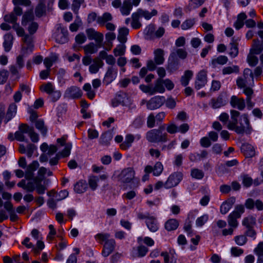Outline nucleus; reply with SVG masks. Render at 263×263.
I'll use <instances>...</instances> for the list:
<instances>
[{
  "label": "nucleus",
  "instance_id": "4d7b16f0",
  "mask_svg": "<svg viewBox=\"0 0 263 263\" xmlns=\"http://www.w3.org/2000/svg\"><path fill=\"white\" fill-rule=\"evenodd\" d=\"M84 3V0H73L72 4V9L77 13L81 4Z\"/></svg>",
  "mask_w": 263,
  "mask_h": 263
},
{
  "label": "nucleus",
  "instance_id": "f8f14e48",
  "mask_svg": "<svg viewBox=\"0 0 263 263\" xmlns=\"http://www.w3.org/2000/svg\"><path fill=\"white\" fill-rule=\"evenodd\" d=\"M206 82V72L203 70L200 71L197 75V80L195 82V88L200 89L205 86Z\"/></svg>",
  "mask_w": 263,
  "mask_h": 263
},
{
  "label": "nucleus",
  "instance_id": "de8ad7c7",
  "mask_svg": "<svg viewBox=\"0 0 263 263\" xmlns=\"http://www.w3.org/2000/svg\"><path fill=\"white\" fill-rule=\"evenodd\" d=\"M83 88L87 92V96L89 99H92L95 97V92L92 90L91 86L89 83L85 84Z\"/></svg>",
  "mask_w": 263,
  "mask_h": 263
},
{
  "label": "nucleus",
  "instance_id": "4c0bfd02",
  "mask_svg": "<svg viewBox=\"0 0 263 263\" xmlns=\"http://www.w3.org/2000/svg\"><path fill=\"white\" fill-rule=\"evenodd\" d=\"M140 17L137 12L132 14L131 25L134 29H138L141 27V24L139 21Z\"/></svg>",
  "mask_w": 263,
  "mask_h": 263
},
{
  "label": "nucleus",
  "instance_id": "13d9d810",
  "mask_svg": "<svg viewBox=\"0 0 263 263\" xmlns=\"http://www.w3.org/2000/svg\"><path fill=\"white\" fill-rule=\"evenodd\" d=\"M68 196V192L66 190L61 191L55 195V201H59L65 199Z\"/></svg>",
  "mask_w": 263,
  "mask_h": 263
},
{
  "label": "nucleus",
  "instance_id": "58836bf2",
  "mask_svg": "<svg viewBox=\"0 0 263 263\" xmlns=\"http://www.w3.org/2000/svg\"><path fill=\"white\" fill-rule=\"evenodd\" d=\"M58 60V55L56 54H51L49 57L44 59V63L46 66H51L55 64Z\"/></svg>",
  "mask_w": 263,
  "mask_h": 263
},
{
  "label": "nucleus",
  "instance_id": "473e14b6",
  "mask_svg": "<svg viewBox=\"0 0 263 263\" xmlns=\"http://www.w3.org/2000/svg\"><path fill=\"white\" fill-rule=\"evenodd\" d=\"M112 138V134L110 132H106L102 134L100 137V142L101 144L108 145Z\"/></svg>",
  "mask_w": 263,
  "mask_h": 263
},
{
  "label": "nucleus",
  "instance_id": "e433bc0d",
  "mask_svg": "<svg viewBox=\"0 0 263 263\" xmlns=\"http://www.w3.org/2000/svg\"><path fill=\"white\" fill-rule=\"evenodd\" d=\"M135 138L132 135H127L126 136L125 141L120 145V147L123 149H127L134 142Z\"/></svg>",
  "mask_w": 263,
  "mask_h": 263
},
{
  "label": "nucleus",
  "instance_id": "f257e3e1",
  "mask_svg": "<svg viewBox=\"0 0 263 263\" xmlns=\"http://www.w3.org/2000/svg\"><path fill=\"white\" fill-rule=\"evenodd\" d=\"M46 174L50 176L52 175V172L44 167H41L37 171L38 176L34 177L32 181L27 183L25 179H23L18 183L17 185L27 192H31L36 189L38 194H43L46 188L42 184V182L44 179V175Z\"/></svg>",
  "mask_w": 263,
  "mask_h": 263
},
{
  "label": "nucleus",
  "instance_id": "6e6d98bb",
  "mask_svg": "<svg viewBox=\"0 0 263 263\" xmlns=\"http://www.w3.org/2000/svg\"><path fill=\"white\" fill-rule=\"evenodd\" d=\"M35 127L43 134L45 135L47 133V128L44 126V122L42 120H37L35 123Z\"/></svg>",
  "mask_w": 263,
  "mask_h": 263
},
{
  "label": "nucleus",
  "instance_id": "bf43d9fd",
  "mask_svg": "<svg viewBox=\"0 0 263 263\" xmlns=\"http://www.w3.org/2000/svg\"><path fill=\"white\" fill-rule=\"evenodd\" d=\"M208 215H203L197 219L196 224L198 227H201L208 221Z\"/></svg>",
  "mask_w": 263,
  "mask_h": 263
},
{
  "label": "nucleus",
  "instance_id": "1a4fd4ad",
  "mask_svg": "<svg viewBox=\"0 0 263 263\" xmlns=\"http://www.w3.org/2000/svg\"><path fill=\"white\" fill-rule=\"evenodd\" d=\"M165 102V99L163 96H156L147 102V107L154 110L160 107Z\"/></svg>",
  "mask_w": 263,
  "mask_h": 263
},
{
  "label": "nucleus",
  "instance_id": "052dcab7",
  "mask_svg": "<svg viewBox=\"0 0 263 263\" xmlns=\"http://www.w3.org/2000/svg\"><path fill=\"white\" fill-rule=\"evenodd\" d=\"M28 130H29V131L28 132V134H29V136H30L32 141L33 142H37L39 140L38 135L37 134H36L35 133H34L33 129L32 127H30L29 126H28Z\"/></svg>",
  "mask_w": 263,
  "mask_h": 263
},
{
  "label": "nucleus",
  "instance_id": "6e6552de",
  "mask_svg": "<svg viewBox=\"0 0 263 263\" xmlns=\"http://www.w3.org/2000/svg\"><path fill=\"white\" fill-rule=\"evenodd\" d=\"M154 59L153 60L148 61L147 66H155V65H161L164 61V51L162 49H157L154 51Z\"/></svg>",
  "mask_w": 263,
  "mask_h": 263
},
{
  "label": "nucleus",
  "instance_id": "20e7f679",
  "mask_svg": "<svg viewBox=\"0 0 263 263\" xmlns=\"http://www.w3.org/2000/svg\"><path fill=\"white\" fill-rule=\"evenodd\" d=\"M164 129L163 125L161 126L158 129H152L147 132L146 138L151 143L165 142L167 141V134L163 133Z\"/></svg>",
  "mask_w": 263,
  "mask_h": 263
},
{
  "label": "nucleus",
  "instance_id": "f3484780",
  "mask_svg": "<svg viewBox=\"0 0 263 263\" xmlns=\"http://www.w3.org/2000/svg\"><path fill=\"white\" fill-rule=\"evenodd\" d=\"M115 241L114 239L107 240L103 247L102 254L104 256H108L114 250Z\"/></svg>",
  "mask_w": 263,
  "mask_h": 263
},
{
  "label": "nucleus",
  "instance_id": "a211bd4d",
  "mask_svg": "<svg viewBox=\"0 0 263 263\" xmlns=\"http://www.w3.org/2000/svg\"><path fill=\"white\" fill-rule=\"evenodd\" d=\"M177 55L180 58L184 59L187 56V52L183 49H178L176 52H173L171 54L168 61H171L172 63H175V61L177 60L176 58Z\"/></svg>",
  "mask_w": 263,
  "mask_h": 263
},
{
  "label": "nucleus",
  "instance_id": "412c9836",
  "mask_svg": "<svg viewBox=\"0 0 263 263\" xmlns=\"http://www.w3.org/2000/svg\"><path fill=\"white\" fill-rule=\"evenodd\" d=\"M112 16L109 12L104 13L102 16L97 17V22L101 26H104L106 23L112 20Z\"/></svg>",
  "mask_w": 263,
  "mask_h": 263
},
{
  "label": "nucleus",
  "instance_id": "37998d69",
  "mask_svg": "<svg viewBox=\"0 0 263 263\" xmlns=\"http://www.w3.org/2000/svg\"><path fill=\"white\" fill-rule=\"evenodd\" d=\"M191 176L196 179H201L204 177V173L202 170L198 168L192 170L191 172Z\"/></svg>",
  "mask_w": 263,
  "mask_h": 263
},
{
  "label": "nucleus",
  "instance_id": "4468645a",
  "mask_svg": "<svg viewBox=\"0 0 263 263\" xmlns=\"http://www.w3.org/2000/svg\"><path fill=\"white\" fill-rule=\"evenodd\" d=\"M39 166V163L37 161H33L31 163L29 164L25 171V177L26 179L30 180L32 179L34 175L33 172Z\"/></svg>",
  "mask_w": 263,
  "mask_h": 263
},
{
  "label": "nucleus",
  "instance_id": "a878e982",
  "mask_svg": "<svg viewBox=\"0 0 263 263\" xmlns=\"http://www.w3.org/2000/svg\"><path fill=\"white\" fill-rule=\"evenodd\" d=\"M179 226L178 221L175 219L167 220L165 224V228L168 231L176 230Z\"/></svg>",
  "mask_w": 263,
  "mask_h": 263
},
{
  "label": "nucleus",
  "instance_id": "ddd939ff",
  "mask_svg": "<svg viewBox=\"0 0 263 263\" xmlns=\"http://www.w3.org/2000/svg\"><path fill=\"white\" fill-rule=\"evenodd\" d=\"M28 126L27 124H22L19 127V130L15 133V138L20 141H27L24 134L28 133Z\"/></svg>",
  "mask_w": 263,
  "mask_h": 263
},
{
  "label": "nucleus",
  "instance_id": "6ab92c4d",
  "mask_svg": "<svg viewBox=\"0 0 263 263\" xmlns=\"http://www.w3.org/2000/svg\"><path fill=\"white\" fill-rule=\"evenodd\" d=\"M146 224L148 229L152 232H155L159 229L156 219L153 216L147 217L146 220Z\"/></svg>",
  "mask_w": 263,
  "mask_h": 263
},
{
  "label": "nucleus",
  "instance_id": "680f3d73",
  "mask_svg": "<svg viewBox=\"0 0 263 263\" xmlns=\"http://www.w3.org/2000/svg\"><path fill=\"white\" fill-rule=\"evenodd\" d=\"M140 89L144 92L148 93L149 95H153L154 92L152 90V86L141 85L140 86Z\"/></svg>",
  "mask_w": 263,
  "mask_h": 263
},
{
  "label": "nucleus",
  "instance_id": "ea45409f",
  "mask_svg": "<svg viewBox=\"0 0 263 263\" xmlns=\"http://www.w3.org/2000/svg\"><path fill=\"white\" fill-rule=\"evenodd\" d=\"M125 95H118L112 101V105L113 106H117L119 104L124 105L125 104L124 99H125Z\"/></svg>",
  "mask_w": 263,
  "mask_h": 263
},
{
  "label": "nucleus",
  "instance_id": "5fc2aeb1",
  "mask_svg": "<svg viewBox=\"0 0 263 263\" xmlns=\"http://www.w3.org/2000/svg\"><path fill=\"white\" fill-rule=\"evenodd\" d=\"M125 51V46L124 45H119L114 50V53L115 56H120L124 54Z\"/></svg>",
  "mask_w": 263,
  "mask_h": 263
},
{
  "label": "nucleus",
  "instance_id": "f704fd0d",
  "mask_svg": "<svg viewBox=\"0 0 263 263\" xmlns=\"http://www.w3.org/2000/svg\"><path fill=\"white\" fill-rule=\"evenodd\" d=\"M132 8V4L130 2L125 1L123 2L122 6L121 7L120 11L122 14L127 15L130 13Z\"/></svg>",
  "mask_w": 263,
  "mask_h": 263
},
{
  "label": "nucleus",
  "instance_id": "8fccbe9b",
  "mask_svg": "<svg viewBox=\"0 0 263 263\" xmlns=\"http://www.w3.org/2000/svg\"><path fill=\"white\" fill-rule=\"evenodd\" d=\"M255 52H251V51H250V53H249L247 58V61L250 65H254L257 64L258 62V59L254 55Z\"/></svg>",
  "mask_w": 263,
  "mask_h": 263
},
{
  "label": "nucleus",
  "instance_id": "c85d7f7f",
  "mask_svg": "<svg viewBox=\"0 0 263 263\" xmlns=\"http://www.w3.org/2000/svg\"><path fill=\"white\" fill-rule=\"evenodd\" d=\"M193 76V72L191 70H186L184 74L181 77L180 82L183 86H186L189 84L190 80Z\"/></svg>",
  "mask_w": 263,
  "mask_h": 263
},
{
  "label": "nucleus",
  "instance_id": "4be33fe9",
  "mask_svg": "<svg viewBox=\"0 0 263 263\" xmlns=\"http://www.w3.org/2000/svg\"><path fill=\"white\" fill-rule=\"evenodd\" d=\"M241 151L247 157H252L255 155L254 148L250 144H243L241 146Z\"/></svg>",
  "mask_w": 263,
  "mask_h": 263
},
{
  "label": "nucleus",
  "instance_id": "0e129e2a",
  "mask_svg": "<svg viewBox=\"0 0 263 263\" xmlns=\"http://www.w3.org/2000/svg\"><path fill=\"white\" fill-rule=\"evenodd\" d=\"M28 24V30L29 34L31 35L34 34L38 28V24L34 22Z\"/></svg>",
  "mask_w": 263,
  "mask_h": 263
},
{
  "label": "nucleus",
  "instance_id": "338daca9",
  "mask_svg": "<svg viewBox=\"0 0 263 263\" xmlns=\"http://www.w3.org/2000/svg\"><path fill=\"white\" fill-rule=\"evenodd\" d=\"M178 127L174 123L168 124L166 127L167 132L171 134H174L177 132Z\"/></svg>",
  "mask_w": 263,
  "mask_h": 263
},
{
  "label": "nucleus",
  "instance_id": "a19ab883",
  "mask_svg": "<svg viewBox=\"0 0 263 263\" xmlns=\"http://www.w3.org/2000/svg\"><path fill=\"white\" fill-rule=\"evenodd\" d=\"M13 36L10 34H7L5 36V41L4 46L6 51H9L12 44Z\"/></svg>",
  "mask_w": 263,
  "mask_h": 263
},
{
  "label": "nucleus",
  "instance_id": "79ce46f5",
  "mask_svg": "<svg viewBox=\"0 0 263 263\" xmlns=\"http://www.w3.org/2000/svg\"><path fill=\"white\" fill-rule=\"evenodd\" d=\"M99 178L97 176H92L88 179V185L89 187L93 191L95 190L98 186Z\"/></svg>",
  "mask_w": 263,
  "mask_h": 263
},
{
  "label": "nucleus",
  "instance_id": "864d4df0",
  "mask_svg": "<svg viewBox=\"0 0 263 263\" xmlns=\"http://www.w3.org/2000/svg\"><path fill=\"white\" fill-rule=\"evenodd\" d=\"M163 169L162 163L160 162H156L153 168V174L155 176H159L162 173Z\"/></svg>",
  "mask_w": 263,
  "mask_h": 263
},
{
  "label": "nucleus",
  "instance_id": "2eb2a0df",
  "mask_svg": "<svg viewBox=\"0 0 263 263\" xmlns=\"http://www.w3.org/2000/svg\"><path fill=\"white\" fill-rule=\"evenodd\" d=\"M235 202V198L231 197L223 202L220 206V211L222 214H226L231 209Z\"/></svg>",
  "mask_w": 263,
  "mask_h": 263
},
{
  "label": "nucleus",
  "instance_id": "e2e57ef3",
  "mask_svg": "<svg viewBox=\"0 0 263 263\" xmlns=\"http://www.w3.org/2000/svg\"><path fill=\"white\" fill-rule=\"evenodd\" d=\"M235 240L238 245L242 246L246 243L247 239L244 235H240L235 237Z\"/></svg>",
  "mask_w": 263,
  "mask_h": 263
},
{
  "label": "nucleus",
  "instance_id": "9d476101",
  "mask_svg": "<svg viewBox=\"0 0 263 263\" xmlns=\"http://www.w3.org/2000/svg\"><path fill=\"white\" fill-rule=\"evenodd\" d=\"M86 33L89 39L95 40L97 47H101L102 46L103 34L102 33L96 31L93 29H89L87 30Z\"/></svg>",
  "mask_w": 263,
  "mask_h": 263
},
{
  "label": "nucleus",
  "instance_id": "7c9ffc66",
  "mask_svg": "<svg viewBox=\"0 0 263 263\" xmlns=\"http://www.w3.org/2000/svg\"><path fill=\"white\" fill-rule=\"evenodd\" d=\"M16 109L17 106L14 104H12L9 106L6 115V123L8 122L10 120H11L12 117L15 115Z\"/></svg>",
  "mask_w": 263,
  "mask_h": 263
},
{
  "label": "nucleus",
  "instance_id": "09e8293b",
  "mask_svg": "<svg viewBox=\"0 0 263 263\" xmlns=\"http://www.w3.org/2000/svg\"><path fill=\"white\" fill-rule=\"evenodd\" d=\"M228 60V59L226 56L220 55L216 59H213L212 63L213 65H224L227 63Z\"/></svg>",
  "mask_w": 263,
  "mask_h": 263
},
{
  "label": "nucleus",
  "instance_id": "774afa93",
  "mask_svg": "<svg viewBox=\"0 0 263 263\" xmlns=\"http://www.w3.org/2000/svg\"><path fill=\"white\" fill-rule=\"evenodd\" d=\"M242 183L244 186L246 187H249L252 185L253 183V180L248 175H244L243 176Z\"/></svg>",
  "mask_w": 263,
  "mask_h": 263
},
{
  "label": "nucleus",
  "instance_id": "c756f323",
  "mask_svg": "<svg viewBox=\"0 0 263 263\" xmlns=\"http://www.w3.org/2000/svg\"><path fill=\"white\" fill-rule=\"evenodd\" d=\"M87 188V185L85 181H80L77 182L74 186V191L78 194L84 192Z\"/></svg>",
  "mask_w": 263,
  "mask_h": 263
},
{
  "label": "nucleus",
  "instance_id": "49530a36",
  "mask_svg": "<svg viewBox=\"0 0 263 263\" xmlns=\"http://www.w3.org/2000/svg\"><path fill=\"white\" fill-rule=\"evenodd\" d=\"M148 252V249L144 246H140L138 247V253L135 254L133 253L134 257H143L146 255Z\"/></svg>",
  "mask_w": 263,
  "mask_h": 263
},
{
  "label": "nucleus",
  "instance_id": "c03bdc74",
  "mask_svg": "<svg viewBox=\"0 0 263 263\" xmlns=\"http://www.w3.org/2000/svg\"><path fill=\"white\" fill-rule=\"evenodd\" d=\"M97 47L93 43H91L84 47L86 54H92L97 51Z\"/></svg>",
  "mask_w": 263,
  "mask_h": 263
},
{
  "label": "nucleus",
  "instance_id": "aec40b11",
  "mask_svg": "<svg viewBox=\"0 0 263 263\" xmlns=\"http://www.w3.org/2000/svg\"><path fill=\"white\" fill-rule=\"evenodd\" d=\"M163 84V82L161 78H159L156 81L154 87L152 86L154 95L157 92L162 93L165 91V88Z\"/></svg>",
  "mask_w": 263,
  "mask_h": 263
},
{
  "label": "nucleus",
  "instance_id": "bb28decb",
  "mask_svg": "<svg viewBox=\"0 0 263 263\" xmlns=\"http://www.w3.org/2000/svg\"><path fill=\"white\" fill-rule=\"evenodd\" d=\"M250 50L251 52H254L256 54L259 53L263 50V42L260 43L258 40H254L253 44Z\"/></svg>",
  "mask_w": 263,
  "mask_h": 263
},
{
  "label": "nucleus",
  "instance_id": "5701e85b",
  "mask_svg": "<svg viewBox=\"0 0 263 263\" xmlns=\"http://www.w3.org/2000/svg\"><path fill=\"white\" fill-rule=\"evenodd\" d=\"M34 19V15L33 11H28L24 14L23 16L22 24L24 26L27 25L28 24L33 22L32 21Z\"/></svg>",
  "mask_w": 263,
  "mask_h": 263
},
{
  "label": "nucleus",
  "instance_id": "39448f33",
  "mask_svg": "<svg viewBox=\"0 0 263 263\" xmlns=\"http://www.w3.org/2000/svg\"><path fill=\"white\" fill-rule=\"evenodd\" d=\"M245 206L242 204H238L235 206L234 210L229 215L228 221L232 228H236L238 226L237 219L239 218L245 212Z\"/></svg>",
  "mask_w": 263,
  "mask_h": 263
},
{
  "label": "nucleus",
  "instance_id": "b1692460",
  "mask_svg": "<svg viewBox=\"0 0 263 263\" xmlns=\"http://www.w3.org/2000/svg\"><path fill=\"white\" fill-rule=\"evenodd\" d=\"M211 104L213 108H218L224 106L226 104V101L223 98L222 95H220L217 99H213L211 100Z\"/></svg>",
  "mask_w": 263,
  "mask_h": 263
},
{
  "label": "nucleus",
  "instance_id": "603ef678",
  "mask_svg": "<svg viewBox=\"0 0 263 263\" xmlns=\"http://www.w3.org/2000/svg\"><path fill=\"white\" fill-rule=\"evenodd\" d=\"M255 253L258 256V260L263 257V242H260L254 250Z\"/></svg>",
  "mask_w": 263,
  "mask_h": 263
},
{
  "label": "nucleus",
  "instance_id": "3c124183",
  "mask_svg": "<svg viewBox=\"0 0 263 263\" xmlns=\"http://www.w3.org/2000/svg\"><path fill=\"white\" fill-rule=\"evenodd\" d=\"M40 89L42 91L46 92L49 95L54 90L53 85L50 82L47 83L46 84L42 85L40 87Z\"/></svg>",
  "mask_w": 263,
  "mask_h": 263
},
{
  "label": "nucleus",
  "instance_id": "423d86ee",
  "mask_svg": "<svg viewBox=\"0 0 263 263\" xmlns=\"http://www.w3.org/2000/svg\"><path fill=\"white\" fill-rule=\"evenodd\" d=\"M183 175L181 172L172 174L164 183V187L170 189L177 185L182 179Z\"/></svg>",
  "mask_w": 263,
  "mask_h": 263
},
{
  "label": "nucleus",
  "instance_id": "9b49d317",
  "mask_svg": "<svg viewBox=\"0 0 263 263\" xmlns=\"http://www.w3.org/2000/svg\"><path fill=\"white\" fill-rule=\"evenodd\" d=\"M82 95V91L78 87L72 86L68 88L64 93V96L69 98H79Z\"/></svg>",
  "mask_w": 263,
  "mask_h": 263
},
{
  "label": "nucleus",
  "instance_id": "cd10ccee",
  "mask_svg": "<svg viewBox=\"0 0 263 263\" xmlns=\"http://www.w3.org/2000/svg\"><path fill=\"white\" fill-rule=\"evenodd\" d=\"M137 12L140 17H144L146 20H149L152 16H155L157 14V11L156 10H153L149 12L147 11L139 9Z\"/></svg>",
  "mask_w": 263,
  "mask_h": 263
},
{
  "label": "nucleus",
  "instance_id": "dca6fc26",
  "mask_svg": "<svg viewBox=\"0 0 263 263\" xmlns=\"http://www.w3.org/2000/svg\"><path fill=\"white\" fill-rule=\"evenodd\" d=\"M230 104L232 107H237L240 110H243L246 106L245 100L243 98H239L235 96H233L231 97Z\"/></svg>",
  "mask_w": 263,
  "mask_h": 263
},
{
  "label": "nucleus",
  "instance_id": "c9c22d12",
  "mask_svg": "<svg viewBox=\"0 0 263 263\" xmlns=\"http://www.w3.org/2000/svg\"><path fill=\"white\" fill-rule=\"evenodd\" d=\"M242 223L247 228H253L256 224V219L252 216H249L243 219Z\"/></svg>",
  "mask_w": 263,
  "mask_h": 263
},
{
  "label": "nucleus",
  "instance_id": "69168bd1",
  "mask_svg": "<svg viewBox=\"0 0 263 263\" xmlns=\"http://www.w3.org/2000/svg\"><path fill=\"white\" fill-rule=\"evenodd\" d=\"M239 69L237 67H226L223 68L222 72L224 74H230L233 72H238Z\"/></svg>",
  "mask_w": 263,
  "mask_h": 263
},
{
  "label": "nucleus",
  "instance_id": "a18cd8bd",
  "mask_svg": "<svg viewBox=\"0 0 263 263\" xmlns=\"http://www.w3.org/2000/svg\"><path fill=\"white\" fill-rule=\"evenodd\" d=\"M195 23L194 18H189L182 23L181 27L183 30H187L194 26Z\"/></svg>",
  "mask_w": 263,
  "mask_h": 263
},
{
  "label": "nucleus",
  "instance_id": "72a5a7b5",
  "mask_svg": "<svg viewBox=\"0 0 263 263\" xmlns=\"http://www.w3.org/2000/svg\"><path fill=\"white\" fill-rule=\"evenodd\" d=\"M116 74L117 71L112 67L109 68L105 76V81L110 83L116 78Z\"/></svg>",
  "mask_w": 263,
  "mask_h": 263
},
{
  "label": "nucleus",
  "instance_id": "f03ea898",
  "mask_svg": "<svg viewBox=\"0 0 263 263\" xmlns=\"http://www.w3.org/2000/svg\"><path fill=\"white\" fill-rule=\"evenodd\" d=\"M227 127L230 130H234L237 134L243 135L250 134L252 128L247 114H243L239 120V122H230Z\"/></svg>",
  "mask_w": 263,
  "mask_h": 263
},
{
  "label": "nucleus",
  "instance_id": "393cba45",
  "mask_svg": "<svg viewBox=\"0 0 263 263\" xmlns=\"http://www.w3.org/2000/svg\"><path fill=\"white\" fill-rule=\"evenodd\" d=\"M129 30L125 27L121 28L119 30V35L118 36V40L122 43H124L127 41V35L128 34Z\"/></svg>",
  "mask_w": 263,
  "mask_h": 263
},
{
  "label": "nucleus",
  "instance_id": "0eeeda50",
  "mask_svg": "<svg viewBox=\"0 0 263 263\" xmlns=\"http://www.w3.org/2000/svg\"><path fill=\"white\" fill-rule=\"evenodd\" d=\"M135 176V171L132 167H127L123 169L118 175V178L119 181L123 183H128L130 182Z\"/></svg>",
  "mask_w": 263,
  "mask_h": 263
},
{
  "label": "nucleus",
  "instance_id": "7ed1b4c3",
  "mask_svg": "<svg viewBox=\"0 0 263 263\" xmlns=\"http://www.w3.org/2000/svg\"><path fill=\"white\" fill-rule=\"evenodd\" d=\"M262 72V70L260 67H256L254 70L249 68H246L243 71V77L239 78L236 81L237 86L239 88H243L247 87V85L249 83L251 84V81L253 83V76H258Z\"/></svg>",
  "mask_w": 263,
  "mask_h": 263
},
{
  "label": "nucleus",
  "instance_id": "2f4dec72",
  "mask_svg": "<svg viewBox=\"0 0 263 263\" xmlns=\"http://www.w3.org/2000/svg\"><path fill=\"white\" fill-rule=\"evenodd\" d=\"M238 43L236 40L234 38L232 39V42L230 43V51L229 54L232 57H236L238 53Z\"/></svg>",
  "mask_w": 263,
  "mask_h": 263
}]
</instances>
